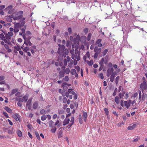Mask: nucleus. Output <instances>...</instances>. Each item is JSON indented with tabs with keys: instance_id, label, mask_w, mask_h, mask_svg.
<instances>
[{
	"instance_id": "nucleus-30",
	"label": "nucleus",
	"mask_w": 147,
	"mask_h": 147,
	"mask_svg": "<svg viewBox=\"0 0 147 147\" xmlns=\"http://www.w3.org/2000/svg\"><path fill=\"white\" fill-rule=\"evenodd\" d=\"M62 136V131H59L58 134V138H60Z\"/></svg>"
},
{
	"instance_id": "nucleus-33",
	"label": "nucleus",
	"mask_w": 147,
	"mask_h": 147,
	"mask_svg": "<svg viewBox=\"0 0 147 147\" xmlns=\"http://www.w3.org/2000/svg\"><path fill=\"white\" fill-rule=\"evenodd\" d=\"M30 50V49L29 47L26 46V47H25V48L24 49V51L26 53H27V51H29Z\"/></svg>"
},
{
	"instance_id": "nucleus-11",
	"label": "nucleus",
	"mask_w": 147,
	"mask_h": 147,
	"mask_svg": "<svg viewBox=\"0 0 147 147\" xmlns=\"http://www.w3.org/2000/svg\"><path fill=\"white\" fill-rule=\"evenodd\" d=\"M67 62L69 63L68 66L69 67H71L73 65V60L68 56L67 57Z\"/></svg>"
},
{
	"instance_id": "nucleus-18",
	"label": "nucleus",
	"mask_w": 147,
	"mask_h": 147,
	"mask_svg": "<svg viewBox=\"0 0 147 147\" xmlns=\"http://www.w3.org/2000/svg\"><path fill=\"white\" fill-rule=\"evenodd\" d=\"M131 103V100H129L128 102L127 101L124 102L125 106L128 109L130 106V103Z\"/></svg>"
},
{
	"instance_id": "nucleus-25",
	"label": "nucleus",
	"mask_w": 147,
	"mask_h": 147,
	"mask_svg": "<svg viewBox=\"0 0 147 147\" xmlns=\"http://www.w3.org/2000/svg\"><path fill=\"white\" fill-rule=\"evenodd\" d=\"M86 39V36H82L81 37L80 40L82 42H84L85 41Z\"/></svg>"
},
{
	"instance_id": "nucleus-32",
	"label": "nucleus",
	"mask_w": 147,
	"mask_h": 147,
	"mask_svg": "<svg viewBox=\"0 0 147 147\" xmlns=\"http://www.w3.org/2000/svg\"><path fill=\"white\" fill-rule=\"evenodd\" d=\"M18 89H14L13 90H12L11 92V94L12 95L14 94L16 92H18Z\"/></svg>"
},
{
	"instance_id": "nucleus-20",
	"label": "nucleus",
	"mask_w": 147,
	"mask_h": 147,
	"mask_svg": "<svg viewBox=\"0 0 147 147\" xmlns=\"http://www.w3.org/2000/svg\"><path fill=\"white\" fill-rule=\"evenodd\" d=\"M74 49H71L70 51V53L71 55V57L73 59H74L75 58V55L74 53Z\"/></svg>"
},
{
	"instance_id": "nucleus-8",
	"label": "nucleus",
	"mask_w": 147,
	"mask_h": 147,
	"mask_svg": "<svg viewBox=\"0 0 147 147\" xmlns=\"http://www.w3.org/2000/svg\"><path fill=\"white\" fill-rule=\"evenodd\" d=\"M114 69L113 68H109L107 71V76L109 77L112 73H114Z\"/></svg>"
},
{
	"instance_id": "nucleus-47",
	"label": "nucleus",
	"mask_w": 147,
	"mask_h": 147,
	"mask_svg": "<svg viewBox=\"0 0 147 147\" xmlns=\"http://www.w3.org/2000/svg\"><path fill=\"white\" fill-rule=\"evenodd\" d=\"M59 120H57L56 122L55 123V125H57L58 127H59L60 124L59 123Z\"/></svg>"
},
{
	"instance_id": "nucleus-7",
	"label": "nucleus",
	"mask_w": 147,
	"mask_h": 147,
	"mask_svg": "<svg viewBox=\"0 0 147 147\" xmlns=\"http://www.w3.org/2000/svg\"><path fill=\"white\" fill-rule=\"evenodd\" d=\"M140 87L143 92L144 90H146L147 88V84L146 82L143 81L140 84Z\"/></svg>"
},
{
	"instance_id": "nucleus-34",
	"label": "nucleus",
	"mask_w": 147,
	"mask_h": 147,
	"mask_svg": "<svg viewBox=\"0 0 147 147\" xmlns=\"http://www.w3.org/2000/svg\"><path fill=\"white\" fill-rule=\"evenodd\" d=\"M17 134H18V136L19 137H20L22 136V133L21 131H20V130H18V131L17 132Z\"/></svg>"
},
{
	"instance_id": "nucleus-62",
	"label": "nucleus",
	"mask_w": 147,
	"mask_h": 147,
	"mask_svg": "<svg viewBox=\"0 0 147 147\" xmlns=\"http://www.w3.org/2000/svg\"><path fill=\"white\" fill-rule=\"evenodd\" d=\"M25 23V21H23L21 22V23L20 24V26L21 27L23 26Z\"/></svg>"
},
{
	"instance_id": "nucleus-56",
	"label": "nucleus",
	"mask_w": 147,
	"mask_h": 147,
	"mask_svg": "<svg viewBox=\"0 0 147 147\" xmlns=\"http://www.w3.org/2000/svg\"><path fill=\"white\" fill-rule=\"evenodd\" d=\"M99 76L100 78L101 79H104V76L102 73H100V74L99 75Z\"/></svg>"
},
{
	"instance_id": "nucleus-55",
	"label": "nucleus",
	"mask_w": 147,
	"mask_h": 147,
	"mask_svg": "<svg viewBox=\"0 0 147 147\" xmlns=\"http://www.w3.org/2000/svg\"><path fill=\"white\" fill-rule=\"evenodd\" d=\"M119 78V77L118 76L115 78V82L116 84L118 83V81Z\"/></svg>"
},
{
	"instance_id": "nucleus-37",
	"label": "nucleus",
	"mask_w": 147,
	"mask_h": 147,
	"mask_svg": "<svg viewBox=\"0 0 147 147\" xmlns=\"http://www.w3.org/2000/svg\"><path fill=\"white\" fill-rule=\"evenodd\" d=\"M68 92H65V91L63 90L62 92V94L63 96H66L67 93H68Z\"/></svg>"
},
{
	"instance_id": "nucleus-28",
	"label": "nucleus",
	"mask_w": 147,
	"mask_h": 147,
	"mask_svg": "<svg viewBox=\"0 0 147 147\" xmlns=\"http://www.w3.org/2000/svg\"><path fill=\"white\" fill-rule=\"evenodd\" d=\"M14 27L19 28L21 27L20 24L18 23H16L14 24Z\"/></svg>"
},
{
	"instance_id": "nucleus-19",
	"label": "nucleus",
	"mask_w": 147,
	"mask_h": 147,
	"mask_svg": "<svg viewBox=\"0 0 147 147\" xmlns=\"http://www.w3.org/2000/svg\"><path fill=\"white\" fill-rule=\"evenodd\" d=\"M69 121L70 120L69 119L67 118H65L63 122V125L64 126L68 124L69 123Z\"/></svg>"
},
{
	"instance_id": "nucleus-44",
	"label": "nucleus",
	"mask_w": 147,
	"mask_h": 147,
	"mask_svg": "<svg viewBox=\"0 0 147 147\" xmlns=\"http://www.w3.org/2000/svg\"><path fill=\"white\" fill-rule=\"evenodd\" d=\"M40 113L41 114L44 115L46 113V111L44 109H42L40 110Z\"/></svg>"
},
{
	"instance_id": "nucleus-64",
	"label": "nucleus",
	"mask_w": 147,
	"mask_h": 147,
	"mask_svg": "<svg viewBox=\"0 0 147 147\" xmlns=\"http://www.w3.org/2000/svg\"><path fill=\"white\" fill-rule=\"evenodd\" d=\"M67 61L65 59H64V64L65 65H66L67 64Z\"/></svg>"
},
{
	"instance_id": "nucleus-10",
	"label": "nucleus",
	"mask_w": 147,
	"mask_h": 147,
	"mask_svg": "<svg viewBox=\"0 0 147 147\" xmlns=\"http://www.w3.org/2000/svg\"><path fill=\"white\" fill-rule=\"evenodd\" d=\"M32 100V98H29L26 103V107L29 110H30L31 108V103Z\"/></svg>"
},
{
	"instance_id": "nucleus-35",
	"label": "nucleus",
	"mask_w": 147,
	"mask_h": 147,
	"mask_svg": "<svg viewBox=\"0 0 147 147\" xmlns=\"http://www.w3.org/2000/svg\"><path fill=\"white\" fill-rule=\"evenodd\" d=\"M52 129H51V131L53 133H55V131H56V130H57V128L56 127H53V128H52Z\"/></svg>"
},
{
	"instance_id": "nucleus-61",
	"label": "nucleus",
	"mask_w": 147,
	"mask_h": 147,
	"mask_svg": "<svg viewBox=\"0 0 147 147\" xmlns=\"http://www.w3.org/2000/svg\"><path fill=\"white\" fill-rule=\"evenodd\" d=\"M63 101L64 103H66L67 101V99L66 97H64L63 98Z\"/></svg>"
},
{
	"instance_id": "nucleus-14",
	"label": "nucleus",
	"mask_w": 147,
	"mask_h": 147,
	"mask_svg": "<svg viewBox=\"0 0 147 147\" xmlns=\"http://www.w3.org/2000/svg\"><path fill=\"white\" fill-rule=\"evenodd\" d=\"M9 128L8 131V133L10 134H13L14 131V129L12 127H9Z\"/></svg>"
},
{
	"instance_id": "nucleus-57",
	"label": "nucleus",
	"mask_w": 147,
	"mask_h": 147,
	"mask_svg": "<svg viewBox=\"0 0 147 147\" xmlns=\"http://www.w3.org/2000/svg\"><path fill=\"white\" fill-rule=\"evenodd\" d=\"M19 30L18 28L14 27V32L15 33H17L18 32Z\"/></svg>"
},
{
	"instance_id": "nucleus-17",
	"label": "nucleus",
	"mask_w": 147,
	"mask_h": 147,
	"mask_svg": "<svg viewBox=\"0 0 147 147\" xmlns=\"http://www.w3.org/2000/svg\"><path fill=\"white\" fill-rule=\"evenodd\" d=\"M116 73L115 72H114L112 74L110 78V81L112 82L114 81L115 77V76Z\"/></svg>"
},
{
	"instance_id": "nucleus-63",
	"label": "nucleus",
	"mask_w": 147,
	"mask_h": 147,
	"mask_svg": "<svg viewBox=\"0 0 147 147\" xmlns=\"http://www.w3.org/2000/svg\"><path fill=\"white\" fill-rule=\"evenodd\" d=\"M79 122L80 124H82V119L81 117L79 118Z\"/></svg>"
},
{
	"instance_id": "nucleus-38",
	"label": "nucleus",
	"mask_w": 147,
	"mask_h": 147,
	"mask_svg": "<svg viewBox=\"0 0 147 147\" xmlns=\"http://www.w3.org/2000/svg\"><path fill=\"white\" fill-rule=\"evenodd\" d=\"M104 110L105 111V114L107 115H108L109 114V113L108 109L107 108H105L104 109Z\"/></svg>"
},
{
	"instance_id": "nucleus-24",
	"label": "nucleus",
	"mask_w": 147,
	"mask_h": 147,
	"mask_svg": "<svg viewBox=\"0 0 147 147\" xmlns=\"http://www.w3.org/2000/svg\"><path fill=\"white\" fill-rule=\"evenodd\" d=\"M64 76V73L63 72L61 71L59 72V78H61L63 77Z\"/></svg>"
},
{
	"instance_id": "nucleus-3",
	"label": "nucleus",
	"mask_w": 147,
	"mask_h": 147,
	"mask_svg": "<svg viewBox=\"0 0 147 147\" xmlns=\"http://www.w3.org/2000/svg\"><path fill=\"white\" fill-rule=\"evenodd\" d=\"M83 59L89 65H92V59L90 60V53L89 52H87L86 54L84 56Z\"/></svg>"
},
{
	"instance_id": "nucleus-60",
	"label": "nucleus",
	"mask_w": 147,
	"mask_h": 147,
	"mask_svg": "<svg viewBox=\"0 0 147 147\" xmlns=\"http://www.w3.org/2000/svg\"><path fill=\"white\" fill-rule=\"evenodd\" d=\"M91 34H89L88 35L87 37V40L88 41H89L91 37Z\"/></svg>"
},
{
	"instance_id": "nucleus-27",
	"label": "nucleus",
	"mask_w": 147,
	"mask_h": 147,
	"mask_svg": "<svg viewBox=\"0 0 147 147\" xmlns=\"http://www.w3.org/2000/svg\"><path fill=\"white\" fill-rule=\"evenodd\" d=\"M72 89H69L68 90V92L69 93H70L72 94L73 95H74V94H76L75 92L73 91H72Z\"/></svg>"
},
{
	"instance_id": "nucleus-36",
	"label": "nucleus",
	"mask_w": 147,
	"mask_h": 147,
	"mask_svg": "<svg viewBox=\"0 0 147 147\" xmlns=\"http://www.w3.org/2000/svg\"><path fill=\"white\" fill-rule=\"evenodd\" d=\"M47 118V117L46 115H43L41 117V120L42 121L45 120Z\"/></svg>"
},
{
	"instance_id": "nucleus-45",
	"label": "nucleus",
	"mask_w": 147,
	"mask_h": 147,
	"mask_svg": "<svg viewBox=\"0 0 147 147\" xmlns=\"http://www.w3.org/2000/svg\"><path fill=\"white\" fill-rule=\"evenodd\" d=\"M104 61V59L103 58H102L99 62L100 65H103Z\"/></svg>"
},
{
	"instance_id": "nucleus-22",
	"label": "nucleus",
	"mask_w": 147,
	"mask_h": 147,
	"mask_svg": "<svg viewBox=\"0 0 147 147\" xmlns=\"http://www.w3.org/2000/svg\"><path fill=\"white\" fill-rule=\"evenodd\" d=\"M4 109L9 113H12V110L11 109L9 108L7 106L5 107L4 108Z\"/></svg>"
},
{
	"instance_id": "nucleus-31",
	"label": "nucleus",
	"mask_w": 147,
	"mask_h": 147,
	"mask_svg": "<svg viewBox=\"0 0 147 147\" xmlns=\"http://www.w3.org/2000/svg\"><path fill=\"white\" fill-rule=\"evenodd\" d=\"M125 93V92H123L122 93H120L119 94V96L120 98L122 99L123 98V97L124 96Z\"/></svg>"
},
{
	"instance_id": "nucleus-41",
	"label": "nucleus",
	"mask_w": 147,
	"mask_h": 147,
	"mask_svg": "<svg viewBox=\"0 0 147 147\" xmlns=\"http://www.w3.org/2000/svg\"><path fill=\"white\" fill-rule=\"evenodd\" d=\"M14 115L15 116L16 118H18V120L20 121V115L17 113H15L14 114Z\"/></svg>"
},
{
	"instance_id": "nucleus-52",
	"label": "nucleus",
	"mask_w": 147,
	"mask_h": 147,
	"mask_svg": "<svg viewBox=\"0 0 147 147\" xmlns=\"http://www.w3.org/2000/svg\"><path fill=\"white\" fill-rule=\"evenodd\" d=\"M67 98H69L70 99H71L72 98V96L71 95H69V93H67V95L66 96Z\"/></svg>"
},
{
	"instance_id": "nucleus-4",
	"label": "nucleus",
	"mask_w": 147,
	"mask_h": 147,
	"mask_svg": "<svg viewBox=\"0 0 147 147\" xmlns=\"http://www.w3.org/2000/svg\"><path fill=\"white\" fill-rule=\"evenodd\" d=\"M76 54L75 58L76 59H74V65H76L77 63V61H78L80 59V52L79 51H78L77 49H75V52Z\"/></svg>"
},
{
	"instance_id": "nucleus-9",
	"label": "nucleus",
	"mask_w": 147,
	"mask_h": 147,
	"mask_svg": "<svg viewBox=\"0 0 147 147\" xmlns=\"http://www.w3.org/2000/svg\"><path fill=\"white\" fill-rule=\"evenodd\" d=\"M13 7L12 5H10L6 8V9L9 14L12 13L13 12L14 9L12 8Z\"/></svg>"
},
{
	"instance_id": "nucleus-16",
	"label": "nucleus",
	"mask_w": 147,
	"mask_h": 147,
	"mask_svg": "<svg viewBox=\"0 0 147 147\" xmlns=\"http://www.w3.org/2000/svg\"><path fill=\"white\" fill-rule=\"evenodd\" d=\"M71 74L72 75H75V76L76 77H77L78 76V74L76 73V71L75 69H72L70 71Z\"/></svg>"
},
{
	"instance_id": "nucleus-1",
	"label": "nucleus",
	"mask_w": 147,
	"mask_h": 147,
	"mask_svg": "<svg viewBox=\"0 0 147 147\" xmlns=\"http://www.w3.org/2000/svg\"><path fill=\"white\" fill-rule=\"evenodd\" d=\"M31 35V33L29 31H26V34L25 33V34L23 35V38L25 40L24 44H26V45H28L30 46H31L32 45V44L30 41Z\"/></svg>"
},
{
	"instance_id": "nucleus-42",
	"label": "nucleus",
	"mask_w": 147,
	"mask_h": 147,
	"mask_svg": "<svg viewBox=\"0 0 147 147\" xmlns=\"http://www.w3.org/2000/svg\"><path fill=\"white\" fill-rule=\"evenodd\" d=\"M108 52V50L106 49L104 50V51L102 52V56H104Z\"/></svg>"
},
{
	"instance_id": "nucleus-54",
	"label": "nucleus",
	"mask_w": 147,
	"mask_h": 147,
	"mask_svg": "<svg viewBox=\"0 0 147 147\" xmlns=\"http://www.w3.org/2000/svg\"><path fill=\"white\" fill-rule=\"evenodd\" d=\"M3 114L6 117V118H9V116L7 113L5 112H3Z\"/></svg>"
},
{
	"instance_id": "nucleus-2",
	"label": "nucleus",
	"mask_w": 147,
	"mask_h": 147,
	"mask_svg": "<svg viewBox=\"0 0 147 147\" xmlns=\"http://www.w3.org/2000/svg\"><path fill=\"white\" fill-rule=\"evenodd\" d=\"M58 46L59 48L57 51L58 53L62 57H65L68 53V50L65 49V47L64 45L58 44Z\"/></svg>"
},
{
	"instance_id": "nucleus-23",
	"label": "nucleus",
	"mask_w": 147,
	"mask_h": 147,
	"mask_svg": "<svg viewBox=\"0 0 147 147\" xmlns=\"http://www.w3.org/2000/svg\"><path fill=\"white\" fill-rule=\"evenodd\" d=\"M38 102H37L36 101L33 104V108L34 109H36L38 106Z\"/></svg>"
},
{
	"instance_id": "nucleus-12",
	"label": "nucleus",
	"mask_w": 147,
	"mask_h": 147,
	"mask_svg": "<svg viewBox=\"0 0 147 147\" xmlns=\"http://www.w3.org/2000/svg\"><path fill=\"white\" fill-rule=\"evenodd\" d=\"M70 84H68L67 82H64L62 84V86L64 90H66L67 89V87L70 86Z\"/></svg>"
},
{
	"instance_id": "nucleus-59",
	"label": "nucleus",
	"mask_w": 147,
	"mask_h": 147,
	"mask_svg": "<svg viewBox=\"0 0 147 147\" xmlns=\"http://www.w3.org/2000/svg\"><path fill=\"white\" fill-rule=\"evenodd\" d=\"M112 66L113 65L112 63L110 62L108 63V66L109 68H113L112 67Z\"/></svg>"
},
{
	"instance_id": "nucleus-29",
	"label": "nucleus",
	"mask_w": 147,
	"mask_h": 147,
	"mask_svg": "<svg viewBox=\"0 0 147 147\" xmlns=\"http://www.w3.org/2000/svg\"><path fill=\"white\" fill-rule=\"evenodd\" d=\"M23 99L24 101L26 102L28 98V96L27 95H26L24 96L23 97Z\"/></svg>"
},
{
	"instance_id": "nucleus-15",
	"label": "nucleus",
	"mask_w": 147,
	"mask_h": 147,
	"mask_svg": "<svg viewBox=\"0 0 147 147\" xmlns=\"http://www.w3.org/2000/svg\"><path fill=\"white\" fill-rule=\"evenodd\" d=\"M48 123L50 127L53 128V127H55L54 122L53 121H49L48 122Z\"/></svg>"
},
{
	"instance_id": "nucleus-51",
	"label": "nucleus",
	"mask_w": 147,
	"mask_h": 147,
	"mask_svg": "<svg viewBox=\"0 0 147 147\" xmlns=\"http://www.w3.org/2000/svg\"><path fill=\"white\" fill-rule=\"evenodd\" d=\"M71 45V43L70 41H67V42L66 46L67 47H69Z\"/></svg>"
},
{
	"instance_id": "nucleus-40",
	"label": "nucleus",
	"mask_w": 147,
	"mask_h": 147,
	"mask_svg": "<svg viewBox=\"0 0 147 147\" xmlns=\"http://www.w3.org/2000/svg\"><path fill=\"white\" fill-rule=\"evenodd\" d=\"M14 48L15 49V50L17 51H19L21 49L20 47L18 46H15Z\"/></svg>"
},
{
	"instance_id": "nucleus-6",
	"label": "nucleus",
	"mask_w": 147,
	"mask_h": 147,
	"mask_svg": "<svg viewBox=\"0 0 147 147\" xmlns=\"http://www.w3.org/2000/svg\"><path fill=\"white\" fill-rule=\"evenodd\" d=\"M101 50V48H98V47L96 46L94 49V51L95 52V54L94 56V58H96L97 57L98 55L100 52Z\"/></svg>"
},
{
	"instance_id": "nucleus-13",
	"label": "nucleus",
	"mask_w": 147,
	"mask_h": 147,
	"mask_svg": "<svg viewBox=\"0 0 147 147\" xmlns=\"http://www.w3.org/2000/svg\"><path fill=\"white\" fill-rule=\"evenodd\" d=\"M102 41V39H98L96 42V45H98V46L100 47L102 46V44L101 43Z\"/></svg>"
},
{
	"instance_id": "nucleus-39",
	"label": "nucleus",
	"mask_w": 147,
	"mask_h": 147,
	"mask_svg": "<svg viewBox=\"0 0 147 147\" xmlns=\"http://www.w3.org/2000/svg\"><path fill=\"white\" fill-rule=\"evenodd\" d=\"M35 134L36 136V138L38 139L39 140H40V137L39 136V134H38V133L37 132H35Z\"/></svg>"
},
{
	"instance_id": "nucleus-48",
	"label": "nucleus",
	"mask_w": 147,
	"mask_h": 147,
	"mask_svg": "<svg viewBox=\"0 0 147 147\" xmlns=\"http://www.w3.org/2000/svg\"><path fill=\"white\" fill-rule=\"evenodd\" d=\"M64 81L67 82L69 80V78L68 76H65V77L63 79Z\"/></svg>"
},
{
	"instance_id": "nucleus-53",
	"label": "nucleus",
	"mask_w": 147,
	"mask_h": 147,
	"mask_svg": "<svg viewBox=\"0 0 147 147\" xmlns=\"http://www.w3.org/2000/svg\"><path fill=\"white\" fill-rule=\"evenodd\" d=\"M79 40H77L75 38H74V43L75 44H76L77 42H78V44L79 43Z\"/></svg>"
},
{
	"instance_id": "nucleus-46",
	"label": "nucleus",
	"mask_w": 147,
	"mask_h": 147,
	"mask_svg": "<svg viewBox=\"0 0 147 147\" xmlns=\"http://www.w3.org/2000/svg\"><path fill=\"white\" fill-rule=\"evenodd\" d=\"M65 72L67 74H69L70 72V69L69 68H66L65 70Z\"/></svg>"
},
{
	"instance_id": "nucleus-49",
	"label": "nucleus",
	"mask_w": 147,
	"mask_h": 147,
	"mask_svg": "<svg viewBox=\"0 0 147 147\" xmlns=\"http://www.w3.org/2000/svg\"><path fill=\"white\" fill-rule=\"evenodd\" d=\"M74 123V117H72L71 118V119L70 123L71 124L73 125V123Z\"/></svg>"
},
{
	"instance_id": "nucleus-5",
	"label": "nucleus",
	"mask_w": 147,
	"mask_h": 147,
	"mask_svg": "<svg viewBox=\"0 0 147 147\" xmlns=\"http://www.w3.org/2000/svg\"><path fill=\"white\" fill-rule=\"evenodd\" d=\"M23 13V12L22 11H20L17 12L13 17V20H16L20 19L22 17Z\"/></svg>"
},
{
	"instance_id": "nucleus-58",
	"label": "nucleus",
	"mask_w": 147,
	"mask_h": 147,
	"mask_svg": "<svg viewBox=\"0 0 147 147\" xmlns=\"http://www.w3.org/2000/svg\"><path fill=\"white\" fill-rule=\"evenodd\" d=\"M13 35V33L11 32H8L7 35L9 36H11Z\"/></svg>"
},
{
	"instance_id": "nucleus-26",
	"label": "nucleus",
	"mask_w": 147,
	"mask_h": 147,
	"mask_svg": "<svg viewBox=\"0 0 147 147\" xmlns=\"http://www.w3.org/2000/svg\"><path fill=\"white\" fill-rule=\"evenodd\" d=\"M115 101L117 104H119V99L118 96H116L115 97Z\"/></svg>"
},
{
	"instance_id": "nucleus-50",
	"label": "nucleus",
	"mask_w": 147,
	"mask_h": 147,
	"mask_svg": "<svg viewBox=\"0 0 147 147\" xmlns=\"http://www.w3.org/2000/svg\"><path fill=\"white\" fill-rule=\"evenodd\" d=\"M16 100L17 101H19V102H23L24 100L23 99V98H16Z\"/></svg>"
},
{
	"instance_id": "nucleus-21",
	"label": "nucleus",
	"mask_w": 147,
	"mask_h": 147,
	"mask_svg": "<svg viewBox=\"0 0 147 147\" xmlns=\"http://www.w3.org/2000/svg\"><path fill=\"white\" fill-rule=\"evenodd\" d=\"M82 117L84 121H86L87 117V113L86 112H83L82 115Z\"/></svg>"
},
{
	"instance_id": "nucleus-43",
	"label": "nucleus",
	"mask_w": 147,
	"mask_h": 147,
	"mask_svg": "<svg viewBox=\"0 0 147 147\" xmlns=\"http://www.w3.org/2000/svg\"><path fill=\"white\" fill-rule=\"evenodd\" d=\"M0 38L1 39L3 40L5 38L4 36L3 33L1 34H0Z\"/></svg>"
}]
</instances>
